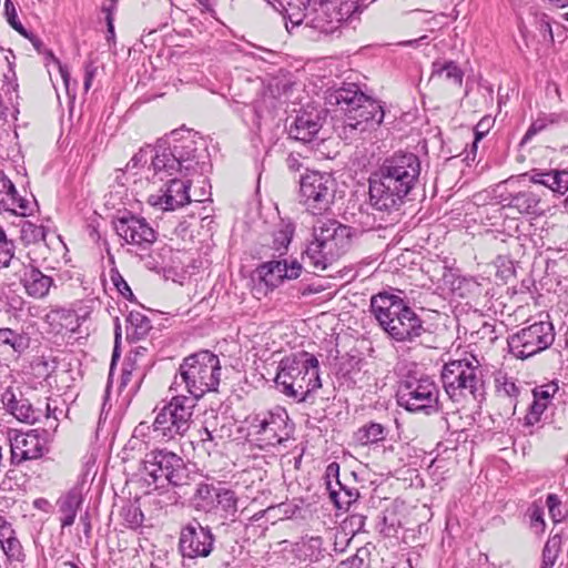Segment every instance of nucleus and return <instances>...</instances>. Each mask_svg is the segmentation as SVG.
<instances>
[{
    "label": "nucleus",
    "instance_id": "nucleus-55",
    "mask_svg": "<svg viewBox=\"0 0 568 568\" xmlns=\"http://www.w3.org/2000/svg\"><path fill=\"white\" fill-rule=\"evenodd\" d=\"M14 537V530L11 525L0 517V545Z\"/></svg>",
    "mask_w": 568,
    "mask_h": 568
},
{
    "label": "nucleus",
    "instance_id": "nucleus-1",
    "mask_svg": "<svg viewBox=\"0 0 568 568\" xmlns=\"http://www.w3.org/2000/svg\"><path fill=\"white\" fill-rule=\"evenodd\" d=\"M420 160L412 152H396L386 158L369 180V199L381 212H395L416 186Z\"/></svg>",
    "mask_w": 568,
    "mask_h": 568
},
{
    "label": "nucleus",
    "instance_id": "nucleus-8",
    "mask_svg": "<svg viewBox=\"0 0 568 568\" xmlns=\"http://www.w3.org/2000/svg\"><path fill=\"white\" fill-rule=\"evenodd\" d=\"M142 474L145 481L155 488L165 485L182 486L187 483L189 471L184 460L166 449H153L142 459Z\"/></svg>",
    "mask_w": 568,
    "mask_h": 568
},
{
    "label": "nucleus",
    "instance_id": "nucleus-56",
    "mask_svg": "<svg viewBox=\"0 0 568 568\" xmlns=\"http://www.w3.org/2000/svg\"><path fill=\"white\" fill-rule=\"evenodd\" d=\"M95 73H97V67L94 65V63L92 61L87 62L84 65V90L85 91L90 90V88L92 85L93 78L95 77Z\"/></svg>",
    "mask_w": 568,
    "mask_h": 568
},
{
    "label": "nucleus",
    "instance_id": "nucleus-9",
    "mask_svg": "<svg viewBox=\"0 0 568 568\" xmlns=\"http://www.w3.org/2000/svg\"><path fill=\"white\" fill-rule=\"evenodd\" d=\"M196 406L194 398L176 394L155 416V432L163 442L182 437L189 430Z\"/></svg>",
    "mask_w": 568,
    "mask_h": 568
},
{
    "label": "nucleus",
    "instance_id": "nucleus-20",
    "mask_svg": "<svg viewBox=\"0 0 568 568\" xmlns=\"http://www.w3.org/2000/svg\"><path fill=\"white\" fill-rule=\"evenodd\" d=\"M504 207L514 209L519 214L538 217L550 211V206L542 195L534 190H524L503 200Z\"/></svg>",
    "mask_w": 568,
    "mask_h": 568
},
{
    "label": "nucleus",
    "instance_id": "nucleus-64",
    "mask_svg": "<svg viewBox=\"0 0 568 568\" xmlns=\"http://www.w3.org/2000/svg\"><path fill=\"white\" fill-rule=\"evenodd\" d=\"M80 521L81 524L83 525V532L87 537L90 536V532H91V523H90V516L88 513H85L84 515H82L80 517Z\"/></svg>",
    "mask_w": 568,
    "mask_h": 568
},
{
    "label": "nucleus",
    "instance_id": "nucleus-48",
    "mask_svg": "<svg viewBox=\"0 0 568 568\" xmlns=\"http://www.w3.org/2000/svg\"><path fill=\"white\" fill-rule=\"evenodd\" d=\"M560 504H561V501L557 495L549 494L547 496V506L549 509V515L554 523H560L564 518V516L561 515V511L559 509Z\"/></svg>",
    "mask_w": 568,
    "mask_h": 568
},
{
    "label": "nucleus",
    "instance_id": "nucleus-30",
    "mask_svg": "<svg viewBox=\"0 0 568 568\" xmlns=\"http://www.w3.org/2000/svg\"><path fill=\"white\" fill-rule=\"evenodd\" d=\"M387 429L379 423L371 422L357 429L355 440L362 446L377 444L386 438Z\"/></svg>",
    "mask_w": 568,
    "mask_h": 568
},
{
    "label": "nucleus",
    "instance_id": "nucleus-59",
    "mask_svg": "<svg viewBox=\"0 0 568 568\" xmlns=\"http://www.w3.org/2000/svg\"><path fill=\"white\" fill-rule=\"evenodd\" d=\"M339 466L337 463H331L326 468V484L328 481L335 483L338 479Z\"/></svg>",
    "mask_w": 568,
    "mask_h": 568
},
{
    "label": "nucleus",
    "instance_id": "nucleus-11",
    "mask_svg": "<svg viewBox=\"0 0 568 568\" xmlns=\"http://www.w3.org/2000/svg\"><path fill=\"white\" fill-rule=\"evenodd\" d=\"M439 390L428 376L409 378L403 382L397 394L400 407L412 413L430 415L438 410Z\"/></svg>",
    "mask_w": 568,
    "mask_h": 568
},
{
    "label": "nucleus",
    "instance_id": "nucleus-63",
    "mask_svg": "<svg viewBox=\"0 0 568 568\" xmlns=\"http://www.w3.org/2000/svg\"><path fill=\"white\" fill-rule=\"evenodd\" d=\"M559 175V186H561L562 193L566 194L568 191V168L564 170H558Z\"/></svg>",
    "mask_w": 568,
    "mask_h": 568
},
{
    "label": "nucleus",
    "instance_id": "nucleus-32",
    "mask_svg": "<svg viewBox=\"0 0 568 568\" xmlns=\"http://www.w3.org/2000/svg\"><path fill=\"white\" fill-rule=\"evenodd\" d=\"M327 490L331 500L338 509L347 508L358 497V493L356 490L343 486L339 480H336L335 483L328 481Z\"/></svg>",
    "mask_w": 568,
    "mask_h": 568
},
{
    "label": "nucleus",
    "instance_id": "nucleus-4",
    "mask_svg": "<svg viewBox=\"0 0 568 568\" xmlns=\"http://www.w3.org/2000/svg\"><path fill=\"white\" fill-rule=\"evenodd\" d=\"M275 384L285 396L306 402L322 387L318 359L304 351L284 357L278 364Z\"/></svg>",
    "mask_w": 568,
    "mask_h": 568
},
{
    "label": "nucleus",
    "instance_id": "nucleus-22",
    "mask_svg": "<svg viewBox=\"0 0 568 568\" xmlns=\"http://www.w3.org/2000/svg\"><path fill=\"white\" fill-rule=\"evenodd\" d=\"M1 402L11 415L22 423L34 424L39 418V413L30 402L23 397L18 398L10 387L2 394Z\"/></svg>",
    "mask_w": 568,
    "mask_h": 568
},
{
    "label": "nucleus",
    "instance_id": "nucleus-5",
    "mask_svg": "<svg viewBox=\"0 0 568 568\" xmlns=\"http://www.w3.org/2000/svg\"><path fill=\"white\" fill-rule=\"evenodd\" d=\"M371 310L381 327L397 342H413L425 332L419 316L395 294L374 295Z\"/></svg>",
    "mask_w": 568,
    "mask_h": 568
},
{
    "label": "nucleus",
    "instance_id": "nucleus-16",
    "mask_svg": "<svg viewBox=\"0 0 568 568\" xmlns=\"http://www.w3.org/2000/svg\"><path fill=\"white\" fill-rule=\"evenodd\" d=\"M214 541L211 529L193 519L181 529L179 549L184 558L207 557L213 550Z\"/></svg>",
    "mask_w": 568,
    "mask_h": 568
},
{
    "label": "nucleus",
    "instance_id": "nucleus-12",
    "mask_svg": "<svg viewBox=\"0 0 568 568\" xmlns=\"http://www.w3.org/2000/svg\"><path fill=\"white\" fill-rule=\"evenodd\" d=\"M250 430L266 445H278L290 438L292 427L285 408L275 406L271 409L255 412L247 416Z\"/></svg>",
    "mask_w": 568,
    "mask_h": 568
},
{
    "label": "nucleus",
    "instance_id": "nucleus-58",
    "mask_svg": "<svg viewBox=\"0 0 568 568\" xmlns=\"http://www.w3.org/2000/svg\"><path fill=\"white\" fill-rule=\"evenodd\" d=\"M133 369H134V363H132L131 357H129L126 359V362L124 363V367L122 369V376H121V385L122 386H125L130 382Z\"/></svg>",
    "mask_w": 568,
    "mask_h": 568
},
{
    "label": "nucleus",
    "instance_id": "nucleus-61",
    "mask_svg": "<svg viewBox=\"0 0 568 568\" xmlns=\"http://www.w3.org/2000/svg\"><path fill=\"white\" fill-rule=\"evenodd\" d=\"M540 32L550 42L554 41L552 28H551V24H550V22L548 20L541 19V21H540Z\"/></svg>",
    "mask_w": 568,
    "mask_h": 568
},
{
    "label": "nucleus",
    "instance_id": "nucleus-10",
    "mask_svg": "<svg viewBox=\"0 0 568 568\" xmlns=\"http://www.w3.org/2000/svg\"><path fill=\"white\" fill-rule=\"evenodd\" d=\"M207 163L199 160L197 171H192L186 173L184 170L182 172H176L171 176H166L164 180H168L164 189L160 190L158 194H151L149 196L148 203L151 206L158 207L162 211H174L179 207H182L192 201L203 202L205 199L203 197L206 193L202 190L201 197H196L192 200L190 195V186L191 181L187 179H179L176 175L180 174L183 178H186L192 174H203L206 171Z\"/></svg>",
    "mask_w": 568,
    "mask_h": 568
},
{
    "label": "nucleus",
    "instance_id": "nucleus-34",
    "mask_svg": "<svg viewBox=\"0 0 568 568\" xmlns=\"http://www.w3.org/2000/svg\"><path fill=\"white\" fill-rule=\"evenodd\" d=\"M126 322L131 329L129 336L133 339H142L152 328L151 321L140 312H130Z\"/></svg>",
    "mask_w": 568,
    "mask_h": 568
},
{
    "label": "nucleus",
    "instance_id": "nucleus-37",
    "mask_svg": "<svg viewBox=\"0 0 568 568\" xmlns=\"http://www.w3.org/2000/svg\"><path fill=\"white\" fill-rule=\"evenodd\" d=\"M20 237L26 244L38 243L45 239V227L30 221H23L20 226Z\"/></svg>",
    "mask_w": 568,
    "mask_h": 568
},
{
    "label": "nucleus",
    "instance_id": "nucleus-7",
    "mask_svg": "<svg viewBox=\"0 0 568 568\" xmlns=\"http://www.w3.org/2000/svg\"><path fill=\"white\" fill-rule=\"evenodd\" d=\"M440 376L445 393L455 403L477 400L483 396V372L479 361L473 355L447 362Z\"/></svg>",
    "mask_w": 568,
    "mask_h": 568
},
{
    "label": "nucleus",
    "instance_id": "nucleus-43",
    "mask_svg": "<svg viewBox=\"0 0 568 568\" xmlns=\"http://www.w3.org/2000/svg\"><path fill=\"white\" fill-rule=\"evenodd\" d=\"M4 16L7 18L8 23L21 36L27 37V30L22 26V23L18 20L17 10L12 0L4 1Z\"/></svg>",
    "mask_w": 568,
    "mask_h": 568
},
{
    "label": "nucleus",
    "instance_id": "nucleus-39",
    "mask_svg": "<svg viewBox=\"0 0 568 568\" xmlns=\"http://www.w3.org/2000/svg\"><path fill=\"white\" fill-rule=\"evenodd\" d=\"M1 548L10 562L22 564L24 561L26 554L21 542L16 536L2 544Z\"/></svg>",
    "mask_w": 568,
    "mask_h": 568
},
{
    "label": "nucleus",
    "instance_id": "nucleus-57",
    "mask_svg": "<svg viewBox=\"0 0 568 568\" xmlns=\"http://www.w3.org/2000/svg\"><path fill=\"white\" fill-rule=\"evenodd\" d=\"M148 447H149L148 442H142L140 438H135V434L133 433L125 446V449L142 452V450L146 449Z\"/></svg>",
    "mask_w": 568,
    "mask_h": 568
},
{
    "label": "nucleus",
    "instance_id": "nucleus-52",
    "mask_svg": "<svg viewBox=\"0 0 568 568\" xmlns=\"http://www.w3.org/2000/svg\"><path fill=\"white\" fill-rule=\"evenodd\" d=\"M116 10V0H110L109 3H103L102 11L105 13V21L108 26V32L114 31V11Z\"/></svg>",
    "mask_w": 568,
    "mask_h": 568
},
{
    "label": "nucleus",
    "instance_id": "nucleus-24",
    "mask_svg": "<svg viewBox=\"0 0 568 568\" xmlns=\"http://www.w3.org/2000/svg\"><path fill=\"white\" fill-rule=\"evenodd\" d=\"M37 207L36 199L20 196L16 187L13 192H3L0 194V213L7 212L19 216L31 215Z\"/></svg>",
    "mask_w": 568,
    "mask_h": 568
},
{
    "label": "nucleus",
    "instance_id": "nucleus-50",
    "mask_svg": "<svg viewBox=\"0 0 568 568\" xmlns=\"http://www.w3.org/2000/svg\"><path fill=\"white\" fill-rule=\"evenodd\" d=\"M497 382L499 383L497 388L500 394H504L507 397H516L518 395L519 388L517 387L515 382L506 377H504L503 382H500L499 379Z\"/></svg>",
    "mask_w": 568,
    "mask_h": 568
},
{
    "label": "nucleus",
    "instance_id": "nucleus-53",
    "mask_svg": "<svg viewBox=\"0 0 568 568\" xmlns=\"http://www.w3.org/2000/svg\"><path fill=\"white\" fill-rule=\"evenodd\" d=\"M490 124L489 119H483L478 122V124L475 126V140L473 142V151L477 149V143L484 138V135L487 133L488 128Z\"/></svg>",
    "mask_w": 568,
    "mask_h": 568
},
{
    "label": "nucleus",
    "instance_id": "nucleus-42",
    "mask_svg": "<svg viewBox=\"0 0 568 568\" xmlns=\"http://www.w3.org/2000/svg\"><path fill=\"white\" fill-rule=\"evenodd\" d=\"M560 120V114H542L531 123L525 136L530 138L531 135H535L538 132L542 131L545 128H547L548 124L558 123Z\"/></svg>",
    "mask_w": 568,
    "mask_h": 568
},
{
    "label": "nucleus",
    "instance_id": "nucleus-60",
    "mask_svg": "<svg viewBox=\"0 0 568 568\" xmlns=\"http://www.w3.org/2000/svg\"><path fill=\"white\" fill-rule=\"evenodd\" d=\"M17 84H13L10 81L9 74H3V80H1L0 90L3 91L6 95H11L16 91Z\"/></svg>",
    "mask_w": 568,
    "mask_h": 568
},
{
    "label": "nucleus",
    "instance_id": "nucleus-14",
    "mask_svg": "<svg viewBox=\"0 0 568 568\" xmlns=\"http://www.w3.org/2000/svg\"><path fill=\"white\" fill-rule=\"evenodd\" d=\"M554 338L552 324L540 321L509 336L508 347L515 357L525 359L548 348Z\"/></svg>",
    "mask_w": 568,
    "mask_h": 568
},
{
    "label": "nucleus",
    "instance_id": "nucleus-45",
    "mask_svg": "<svg viewBox=\"0 0 568 568\" xmlns=\"http://www.w3.org/2000/svg\"><path fill=\"white\" fill-rule=\"evenodd\" d=\"M547 406L548 403L534 397V402L531 403L529 410L525 417L526 425L532 426L537 424L540 420V417L546 410Z\"/></svg>",
    "mask_w": 568,
    "mask_h": 568
},
{
    "label": "nucleus",
    "instance_id": "nucleus-47",
    "mask_svg": "<svg viewBox=\"0 0 568 568\" xmlns=\"http://www.w3.org/2000/svg\"><path fill=\"white\" fill-rule=\"evenodd\" d=\"M110 277L113 285L116 287L121 295H123L126 298L133 297V293L130 286L128 285L126 281L123 278V276L120 274L118 270H111Z\"/></svg>",
    "mask_w": 568,
    "mask_h": 568
},
{
    "label": "nucleus",
    "instance_id": "nucleus-29",
    "mask_svg": "<svg viewBox=\"0 0 568 568\" xmlns=\"http://www.w3.org/2000/svg\"><path fill=\"white\" fill-rule=\"evenodd\" d=\"M526 175L532 184L542 185L551 191L555 197H560L564 195L561 186H559L558 169H534L526 173Z\"/></svg>",
    "mask_w": 568,
    "mask_h": 568
},
{
    "label": "nucleus",
    "instance_id": "nucleus-25",
    "mask_svg": "<svg viewBox=\"0 0 568 568\" xmlns=\"http://www.w3.org/2000/svg\"><path fill=\"white\" fill-rule=\"evenodd\" d=\"M83 503V496L79 488L70 489L58 500L61 528L64 529L74 524L78 510Z\"/></svg>",
    "mask_w": 568,
    "mask_h": 568
},
{
    "label": "nucleus",
    "instance_id": "nucleus-49",
    "mask_svg": "<svg viewBox=\"0 0 568 568\" xmlns=\"http://www.w3.org/2000/svg\"><path fill=\"white\" fill-rule=\"evenodd\" d=\"M559 387L556 383L546 384L534 390V397L545 400L549 404V399L558 392Z\"/></svg>",
    "mask_w": 568,
    "mask_h": 568
},
{
    "label": "nucleus",
    "instance_id": "nucleus-44",
    "mask_svg": "<svg viewBox=\"0 0 568 568\" xmlns=\"http://www.w3.org/2000/svg\"><path fill=\"white\" fill-rule=\"evenodd\" d=\"M11 262L16 263L14 244L4 234V239H0V268L8 267Z\"/></svg>",
    "mask_w": 568,
    "mask_h": 568
},
{
    "label": "nucleus",
    "instance_id": "nucleus-51",
    "mask_svg": "<svg viewBox=\"0 0 568 568\" xmlns=\"http://www.w3.org/2000/svg\"><path fill=\"white\" fill-rule=\"evenodd\" d=\"M125 519L129 521L131 527H138L143 521V514L138 507L130 506L124 509Z\"/></svg>",
    "mask_w": 568,
    "mask_h": 568
},
{
    "label": "nucleus",
    "instance_id": "nucleus-3",
    "mask_svg": "<svg viewBox=\"0 0 568 568\" xmlns=\"http://www.w3.org/2000/svg\"><path fill=\"white\" fill-rule=\"evenodd\" d=\"M351 239L349 226L336 220L320 219L314 224L312 240L303 252V262L314 271H324L347 252Z\"/></svg>",
    "mask_w": 568,
    "mask_h": 568
},
{
    "label": "nucleus",
    "instance_id": "nucleus-54",
    "mask_svg": "<svg viewBox=\"0 0 568 568\" xmlns=\"http://www.w3.org/2000/svg\"><path fill=\"white\" fill-rule=\"evenodd\" d=\"M365 561L364 558L361 557V550L356 552V555L352 556L345 561H342L338 565V568H364Z\"/></svg>",
    "mask_w": 568,
    "mask_h": 568
},
{
    "label": "nucleus",
    "instance_id": "nucleus-41",
    "mask_svg": "<svg viewBox=\"0 0 568 568\" xmlns=\"http://www.w3.org/2000/svg\"><path fill=\"white\" fill-rule=\"evenodd\" d=\"M135 434V438H140L142 442H148L150 444L152 440L154 442H163L162 435L156 434L155 432V420L152 425L146 422H141L133 430Z\"/></svg>",
    "mask_w": 568,
    "mask_h": 568
},
{
    "label": "nucleus",
    "instance_id": "nucleus-38",
    "mask_svg": "<svg viewBox=\"0 0 568 568\" xmlns=\"http://www.w3.org/2000/svg\"><path fill=\"white\" fill-rule=\"evenodd\" d=\"M561 538L555 535L549 538L542 549V562L540 568H552L560 551Z\"/></svg>",
    "mask_w": 568,
    "mask_h": 568
},
{
    "label": "nucleus",
    "instance_id": "nucleus-46",
    "mask_svg": "<svg viewBox=\"0 0 568 568\" xmlns=\"http://www.w3.org/2000/svg\"><path fill=\"white\" fill-rule=\"evenodd\" d=\"M215 432L216 430L212 428L207 420H205L203 428L199 430L202 447L207 452L216 446L214 443L216 438Z\"/></svg>",
    "mask_w": 568,
    "mask_h": 568
},
{
    "label": "nucleus",
    "instance_id": "nucleus-26",
    "mask_svg": "<svg viewBox=\"0 0 568 568\" xmlns=\"http://www.w3.org/2000/svg\"><path fill=\"white\" fill-rule=\"evenodd\" d=\"M368 97L361 92L355 84H349L337 89L331 95V102L334 100V103L339 105L347 115L353 109L359 106Z\"/></svg>",
    "mask_w": 568,
    "mask_h": 568
},
{
    "label": "nucleus",
    "instance_id": "nucleus-40",
    "mask_svg": "<svg viewBox=\"0 0 568 568\" xmlns=\"http://www.w3.org/2000/svg\"><path fill=\"white\" fill-rule=\"evenodd\" d=\"M527 516L529 518L530 528L538 535L542 534L546 528V523L544 519V508L538 504H532L527 509Z\"/></svg>",
    "mask_w": 568,
    "mask_h": 568
},
{
    "label": "nucleus",
    "instance_id": "nucleus-13",
    "mask_svg": "<svg viewBox=\"0 0 568 568\" xmlns=\"http://www.w3.org/2000/svg\"><path fill=\"white\" fill-rule=\"evenodd\" d=\"M336 181L329 173L308 172L300 182V194L303 204L312 214H322L334 202Z\"/></svg>",
    "mask_w": 568,
    "mask_h": 568
},
{
    "label": "nucleus",
    "instance_id": "nucleus-6",
    "mask_svg": "<svg viewBox=\"0 0 568 568\" xmlns=\"http://www.w3.org/2000/svg\"><path fill=\"white\" fill-rule=\"evenodd\" d=\"M221 371L217 355L207 349L196 352L183 359L171 389L179 392L184 386L186 393L191 395L190 398H194L197 403L206 393L217 389Z\"/></svg>",
    "mask_w": 568,
    "mask_h": 568
},
{
    "label": "nucleus",
    "instance_id": "nucleus-62",
    "mask_svg": "<svg viewBox=\"0 0 568 568\" xmlns=\"http://www.w3.org/2000/svg\"><path fill=\"white\" fill-rule=\"evenodd\" d=\"M13 183L2 172L0 173V194L3 192H13Z\"/></svg>",
    "mask_w": 568,
    "mask_h": 568
},
{
    "label": "nucleus",
    "instance_id": "nucleus-2",
    "mask_svg": "<svg viewBox=\"0 0 568 568\" xmlns=\"http://www.w3.org/2000/svg\"><path fill=\"white\" fill-rule=\"evenodd\" d=\"M195 152L193 141L173 148L169 146L166 142L160 141L154 148L140 149L126 164V171L130 172L149 164L145 178L153 183L162 182L166 176L183 170L186 173L197 171L199 156Z\"/></svg>",
    "mask_w": 568,
    "mask_h": 568
},
{
    "label": "nucleus",
    "instance_id": "nucleus-18",
    "mask_svg": "<svg viewBox=\"0 0 568 568\" xmlns=\"http://www.w3.org/2000/svg\"><path fill=\"white\" fill-rule=\"evenodd\" d=\"M384 119L383 108L371 98L365 99L346 115L345 130L364 133L377 128Z\"/></svg>",
    "mask_w": 568,
    "mask_h": 568
},
{
    "label": "nucleus",
    "instance_id": "nucleus-28",
    "mask_svg": "<svg viewBox=\"0 0 568 568\" xmlns=\"http://www.w3.org/2000/svg\"><path fill=\"white\" fill-rule=\"evenodd\" d=\"M295 232V224L291 220L282 219L272 233V248L277 252V257L286 255L288 245Z\"/></svg>",
    "mask_w": 568,
    "mask_h": 568
},
{
    "label": "nucleus",
    "instance_id": "nucleus-31",
    "mask_svg": "<svg viewBox=\"0 0 568 568\" xmlns=\"http://www.w3.org/2000/svg\"><path fill=\"white\" fill-rule=\"evenodd\" d=\"M432 78L444 79L452 85L460 87L463 83L464 72L453 61L445 63L435 62L433 63Z\"/></svg>",
    "mask_w": 568,
    "mask_h": 568
},
{
    "label": "nucleus",
    "instance_id": "nucleus-23",
    "mask_svg": "<svg viewBox=\"0 0 568 568\" xmlns=\"http://www.w3.org/2000/svg\"><path fill=\"white\" fill-rule=\"evenodd\" d=\"M21 283L30 297L43 298L49 294L54 282L51 276L43 274L39 268L26 266Z\"/></svg>",
    "mask_w": 568,
    "mask_h": 568
},
{
    "label": "nucleus",
    "instance_id": "nucleus-19",
    "mask_svg": "<svg viewBox=\"0 0 568 568\" xmlns=\"http://www.w3.org/2000/svg\"><path fill=\"white\" fill-rule=\"evenodd\" d=\"M302 272V264L293 260L290 264L278 257L261 264L257 268L258 276L268 287H277L284 280H295Z\"/></svg>",
    "mask_w": 568,
    "mask_h": 568
},
{
    "label": "nucleus",
    "instance_id": "nucleus-36",
    "mask_svg": "<svg viewBox=\"0 0 568 568\" xmlns=\"http://www.w3.org/2000/svg\"><path fill=\"white\" fill-rule=\"evenodd\" d=\"M215 507H220L225 513V518L234 516L237 511V497L235 493L231 489L219 488Z\"/></svg>",
    "mask_w": 568,
    "mask_h": 568
},
{
    "label": "nucleus",
    "instance_id": "nucleus-33",
    "mask_svg": "<svg viewBox=\"0 0 568 568\" xmlns=\"http://www.w3.org/2000/svg\"><path fill=\"white\" fill-rule=\"evenodd\" d=\"M2 345L10 346L13 352L21 354L29 347L30 338L11 328H0V346Z\"/></svg>",
    "mask_w": 568,
    "mask_h": 568
},
{
    "label": "nucleus",
    "instance_id": "nucleus-15",
    "mask_svg": "<svg viewBox=\"0 0 568 568\" xmlns=\"http://www.w3.org/2000/svg\"><path fill=\"white\" fill-rule=\"evenodd\" d=\"M48 452L49 440L44 429L18 432L10 436V463L13 466L39 459Z\"/></svg>",
    "mask_w": 568,
    "mask_h": 568
},
{
    "label": "nucleus",
    "instance_id": "nucleus-21",
    "mask_svg": "<svg viewBox=\"0 0 568 568\" xmlns=\"http://www.w3.org/2000/svg\"><path fill=\"white\" fill-rule=\"evenodd\" d=\"M322 116L320 111H301L293 123L290 125L288 134L291 138L303 143L312 142L322 128Z\"/></svg>",
    "mask_w": 568,
    "mask_h": 568
},
{
    "label": "nucleus",
    "instance_id": "nucleus-27",
    "mask_svg": "<svg viewBox=\"0 0 568 568\" xmlns=\"http://www.w3.org/2000/svg\"><path fill=\"white\" fill-rule=\"evenodd\" d=\"M51 325H57L59 332H78L81 326V317L70 308L58 307L50 311L47 315Z\"/></svg>",
    "mask_w": 568,
    "mask_h": 568
},
{
    "label": "nucleus",
    "instance_id": "nucleus-17",
    "mask_svg": "<svg viewBox=\"0 0 568 568\" xmlns=\"http://www.w3.org/2000/svg\"><path fill=\"white\" fill-rule=\"evenodd\" d=\"M116 234L125 243L142 250L149 248L156 240V232L144 217L126 214L114 222Z\"/></svg>",
    "mask_w": 568,
    "mask_h": 568
},
{
    "label": "nucleus",
    "instance_id": "nucleus-35",
    "mask_svg": "<svg viewBox=\"0 0 568 568\" xmlns=\"http://www.w3.org/2000/svg\"><path fill=\"white\" fill-rule=\"evenodd\" d=\"M219 488H215L209 484L199 485L195 493V506L197 510L205 513L211 511L215 508V499L217 496Z\"/></svg>",
    "mask_w": 568,
    "mask_h": 568
}]
</instances>
